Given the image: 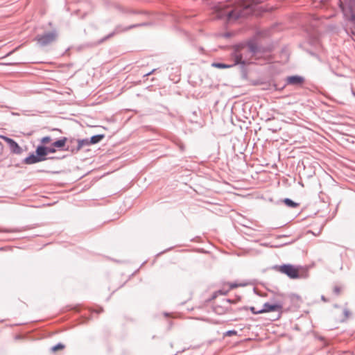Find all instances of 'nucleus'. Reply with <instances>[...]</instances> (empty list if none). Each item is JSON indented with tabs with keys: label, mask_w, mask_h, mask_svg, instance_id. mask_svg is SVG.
Instances as JSON below:
<instances>
[{
	"label": "nucleus",
	"mask_w": 355,
	"mask_h": 355,
	"mask_svg": "<svg viewBox=\"0 0 355 355\" xmlns=\"http://www.w3.org/2000/svg\"><path fill=\"white\" fill-rule=\"evenodd\" d=\"M232 55L234 60V65L240 64L242 66H245L250 63L252 58L250 57V53H249L248 49L243 44L234 46Z\"/></svg>",
	"instance_id": "f257e3e1"
},
{
	"label": "nucleus",
	"mask_w": 355,
	"mask_h": 355,
	"mask_svg": "<svg viewBox=\"0 0 355 355\" xmlns=\"http://www.w3.org/2000/svg\"><path fill=\"white\" fill-rule=\"evenodd\" d=\"M345 1L346 5H344L340 1V6L343 12L344 16L352 24V29L354 30H352V33L355 35V1L352 0Z\"/></svg>",
	"instance_id": "f03ea898"
},
{
	"label": "nucleus",
	"mask_w": 355,
	"mask_h": 355,
	"mask_svg": "<svg viewBox=\"0 0 355 355\" xmlns=\"http://www.w3.org/2000/svg\"><path fill=\"white\" fill-rule=\"evenodd\" d=\"M57 31L53 30L50 32H46L42 35H37L35 40L40 46H46L55 42L57 40Z\"/></svg>",
	"instance_id": "7ed1b4c3"
},
{
	"label": "nucleus",
	"mask_w": 355,
	"mask_h": 355,
	"mask_svg": "<svg viewBox=\"0 0 355 355\" xmlns=\"http://www.w3.org/2000/svg\"><path fill=\"white\" fill-rule=\"evenodd\" d=\"M68 143L67 150H71L72 153H77L84 146H89L90 145L89 140L88 139H70L68 141Z\"/></svg>",
	"instance_id": "20e7f679"
},
{
	"label": "nucleus",
	"mask_w": 355,
	"mask_h": 355,
	"mask_svg": "<svg viewBox=\"0 0 355 355\" xmlns=\"http://www.w3.org/2000/svg\"><path fill=\"white\" fill-rule=\"evenodd\" d=\"M279 271L286 275L290 279H297L300 277L297 268L291 264H283L279 266Z\"/></svg>",
	"instance_id": "39448f33"
},
{
	"label": "nucleus",
	"mask_w": 355,
	"mask_h": 355,
	"mask_svg": "<svg viewBox=\"0 0 355 355\" xmlns=\"http://www.w3.org/2000/svg\"><path fill=\"white\" fill-rule=\"evenodd\" d=\"M146 25H147V24H146V23L136 24H133V25H131V26L125 27V28H122V26L121 25L116 26L115 27L114 30L111 33H110L109 35H107V36H105V37L101 39L98 42V43L100 44V43L103 42L104 41H105L107 39L112 37V36H114L116 34H119L120 33L128 31V30H130L131 28H135V27L142 26H146Z\"/></svg>",
	"instance_id": "423d86ee"
},
{
	"label": "nucleus",
	"mask_w": 355,
	"mask_h": 355,
	"mask_svg": "<svg viewBox=\"0 0 355 355\" xmlns=\"http://www.w3.org/2000/svg\"><path fill=\"white\" fill-rule=\"evenodd\" d=\"M1 138L8 144L12 153L17 155H19L22 153L21 148L14 139L6 136H1Z\"/></svg>",
	"instance_id": "0eeeda50"
},
{
	"label": "nucleus",
	"mask_w": 355,
	"mask_h": 355,
	"mask_svg": "<svg viewBox=\"0 0 355 355\" xmlns=\"http://www.w3.org/2000/svg\"><path fill=\"white\" fill-rule=\"evenodd\" d=\"M282 309V304L276 303V304H270L268 302H266L263 305V308L259 309V312L267 313L272 311H278L280 312Z\"/></svg>",
	"instance_id": "6e6552de"
},
{
	"label": "nucleus",
	"mask_w": 355,
	"mask_h": 355,
	"mask_svg": "<svg viewBox=\"0 0 355 355\" xmlns=\"http://www.w3.org/2000/svg\"><path fill=\"white\" fill-rule=\"evenodd\" d=\"M304 82V78L302 76L295 75L288 76L286 78L287 85H291L295 86H300Z\"/></svg>",
	"instance_id": "1a4fd4ad"
},
{
	"label": "nucleus",
	"mask_w": 355,
	"mask_h": 355,
	"mask_svg": "<svg viewBox=\"0 0 355 355\" xmlns=\"http://www.w3.org/2000/svg\"><path fill=\"white\" fill-rule=\"evenodd\" d=\"M245 46L248 49L250 57H253L260 52V47L254 41H249Z\"/></svg>",
	"instance_id": "9d476101"
},
{
	"label": "nucleus",
	"mask_w": 355,
	"mask_h": 355,
	"mask_svg": "<svg viewBox=\"0 0 355 355\" xmlns=\"http://www.w3.org/2000/svg\"><path fill=\"white\" fill-rule=\"evenodd\" d=\"M35 153L37 154L38 158L41 162L46 159V146L43 145H39L35 150Z\"/></svg>",
	"instance_id": "9b49d317"
},
{
	"label": "nucleus",
	"mask_w": 355,
	"mask_h": 355,
	"mask_svg": "<svg viewBox=\"0 0 355 355\" xmlns=\"http://www.w3.org/2000/svg\"><path fill=\"white\" fill-rule=\"evenodd\" d=\"M41 162L38 158L37 154H31L29 156L24 159V163L26 164H33Z\"/></svg>",
	"instance_id": "f8f14e48"
},
{
	"label": "nucleus",
	"mask_w": 355,
	"mask_h": 355,
	"mask_svg": "<svg viewBox=\"0 0 355 355\" xmlns=\"http://www.w3.org/2000/svg\"><path fill=\"white\" fill-rule=\"evenodd\" d=\"M104 135H96L91 137V138L89 139L90 145L99 143L104 138Z\"/></svg>",
	"instance_id": "ddd939ff"
},
{
	"label": "nucleus",
	"mask_w": 355,
	"mask_h": 355,
	"mask_svg": "<svg viewBox=\"0 0 355 355\" xmlns=\"http://www.w3.org/2000/svg\"><path fill=\"white\" fill-rule=\"evenodd\" d=\"M67 141H68L67 138L63 137L60 139H58V140L54 141L52 144V146L55 148H62L64 146V145Z\"/></svg>",
	"instance_id": "4468645a"
},
{
	"label": "nucleus",
	"mask_w": 355,
	"mask_h": 355,
	"mask_svg": "<svg viewBox=\"0 0 355 355\" xmlns=\"http://www.w3.org/2000/svg\"><path fill=\"white\" fill-rule=\"evenodd\" d=\"M241 17V13L236 10H232L229 12L227 14V19L230 20H236Z\"/></svg>",
	"instance_id": "2eb2a0df"
},
{
	"label": "nucleus",
	"mask_w": 355,
	"mask_h": 355,
	"mask_svg": "<svg viewBox=\"0 0 355 355\" xmlns=\"http://www.w3.org/2000/svg\"><path fill=\"white\" fill-rule=\"evenodd\" d=\"M212 67H216V68H218V69H228V68H230L234 65L233 64H224V63H221V62H214L212 63Z\"/></svg>",
	"instance_id": "dca6fc26"
},
{
	"label": "nucleus",
	"mask_w": 355,
	"mask_h": 355,
	"mask_svg": "<svg viewBox=\"0 0 355 355\" xmlns=\"http://www.w3.org/2000/svg\"><path fill=\"white\" fill-rule=\"evenodd\" d=\"M284 202L286 206L291 208H294L298 206V204L297 202H294L293 200L290 198H285L284 200Z\"/></svg>",
	"instance_id": "f3484780"
},
{
	"label": "nucleus",
	"mask_w": 355,
	"mask_h": 355,
	"mask_svg": "<svg viewBox=\"0 0 355 355\" xmlns=\"http://www.w3.org/2000/svg\"><path fill=\"white\" fill-rule=\"evenodd\" d=\"M64 345L62 343H58L57 345H54L53 347H52L51 348V350L53 352H56L58 351V349H64Z\"/></svg>",
	"instance_id": "a211bd4d"
},
{
	"label": "nucleus",
	"mask_w": 355,
	"mask_h": 355,
	"mask_svg": "<svg viewBox=\"0 0 355 355\" xmlns=\"http://www.w3.org/2000/svg\"><path fill=\"white\" fill-rule=\"evenodd\" d=\"M237 334V331H235V330H229V331H227L224 335L225 336H232L233 335H236Z\"/></svg>",
	"instance_id": "6ab92c4d"
},
{
	"label": "nucleus",
	"mask_w": 355,
	"mask_h": 355,
	"mask_svg": "<svg viewBox=\"0 0 355 355\" xmlns=\"http://www.w3.org/2000/svg\"><path fill=\"white\" fill-rule=\"evenodd\" d=\"M51 141V137H49V136L44 137L41 139V142H42V144H46V143H48V142H49V141Z\"/></svg>",
	"instance_id": "aec40b11"
},
{
	"label": "nucleus",
	"mask_w": 355,
	"mask_h": 355,
	"mask_svg": "<svg viewBox=\"0 0 355 355\" xmlns=\"http://www.w3.org/2000/svg\"><path fill=\"white\" fill-rule=\"evenodd\" d=\"M56 150H55V147H53V146L51 147H47L46 146V154L48 155L49 153H55Z\"/></svg>",
	"instance_id": "412c9836"
},
{
	"label": "nucleus",
	"mask_w": 355,
	"mask_h": 355,
	"mask_svg": "<svg viewBox=\"0 0 355 355\" xmlns=\"http://www.w3.org/2000/svg\"><path fill=\"white\" fill-rule=\"evenodd\" d=\"M250 310L253 314H259L261 313V312H259V309L257 310L254 306H251L250 308Z\"/></svg>",
	"instance_id": "4be33fe9"
},
{
	"label": "nucleus",
	"mask_w": 355,
	"mask_h": 355,
	"mask_svg": "<svg viewBox=\"0 0 355 355\" xmlns=\"http://www.w3.org/2000/svg\"><path fill=\"white\" fill-rule=\"evenodd\" d=\"M334 292L336 295H338L340 292V288L338 286H335L334 288Z\"/></svg>",
	"instance_id": "5701e85b"
},
{
	"label": "nucleus",
	"mask_w": 355,
	"mask_h": 355,
	"mask_svg": "<svg viewBox=\"0 0 355 355\" xmlns=\"http://www.w3.org/2000/svg\"><path fill=\"white\" fill-rule=\"evenodd\" d=\"M155 70H156L155 69H153L151 71H150V72H148V73H147L144 74V76H150V74H152V73H153Z\"/></svg>",
	"instance_id": "b1692460"
},
{
	"label": "nucleus",
	"mask_w": 355,
	"mask_h": 355,
	"mask_svg": "<svg viewBox=\"0 0 355 355\" xmlns=\"http://www.w3.org/2000/svg\"><path fill=\"white\" fill-rule=\"evenodd\" d=\"M344 314L347 318L348 315H349V311L348 310L345 309V310H344Z\"/></svg>",
	"instance_id": "393cba45"
},
{
	"label": "nucleus",
	"mask_w": 355,
	"mask_h": 355,
	"mask_svg": "<svg viewBox=\"0 0 355 355\" xmlns=\"http://www.w3.org/2000/svg\"><path fill=\"white\" fill-rule=\"evenodd\" d=\"M238 286V285L236 284H231L230 287L232 288H236Z\"/></svg>",
	"instance_id": "a878e982"
},
{
	"label": "nucleus",
	"mask_w": 355,
	"mask_h": 355,
	"mask_svg": "<svg viewBox=\"0 0 355 355\" xmlns=\"http://www.w3.org/2000/svg\"><path fill=\"white\" fill-rule=\"evenodd\" d=\"M352 95L355 97V89L352 90Z\"/></svg>",
	"instance_id": "bb28decb"
},
{
	"label": "nucleus",
	"mask_w": 355,
	"mask_h": 355,
	"mask_svg": "<svg viewBox=\"0 0 355 355\" xmlns=\"http://www.w3.org/2000/svg\"><path fill=\"white\" fill-rule=\"evenodd\" d=\"M225 302L227 303V304H230L231 302V300H225Z\"/></svg>",
	"instance_id": "cd10ccee"
},
{
	"label": "nucleus",
	"mask_w": 355,
	"mask_h": 355,
	"mask_svg": "<svg viewBox=\"0 0 355 355\" xmlns=\"http://www.w3.org/2000/svg\"><path fill=\"white\" fill-rule=\"evenodd\" d=\"M225 37H229V36H230V34H229V33H226V34L225 35Z\"/></svg>",
	"instance_id": "c85d7f7f"
},
{
	"label": "nucleus",
	"mask_w": 355,
	"mask_h": 355,
	"mask_svg": "<svg viewBox=\"0 0 355 355\" xmlns=\"http://www.w3.org/2000/svg\"><path fill=\"white\" fill-rule=\"evenodd\" d=\"M286 236V235H282V236H279V237H285Z\"/></svg>",
	"instance_id": "c756f323"
}]
</instances>
